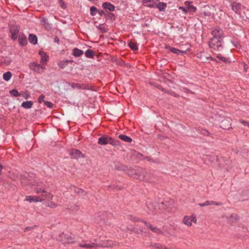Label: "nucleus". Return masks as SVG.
I'll return each mask as SVG.
<instances>
[{"label": "nucleus", "mask_w": 249, "mask_h": 249, "mask_svg": "<svg viewBox=\"0 0 249 249\" xmlns=\"http://www.w3.org/2000/svg\"><path fill=\"white\" fill-rule=\"evenodd\" d=\"M36 193L41 194V197L36 196H29L26 197V200L29 202H42L45 200V199H53V196L49 192H47L45 191L44 185L41 183H37L35 185L34 188Z\"/></svg>", "instance_id": "1"}, {"label": "nucleus", "mask_w": 249, "mask_h": 249, "mask_svg": "<svg viewBox=\"0 0 249 249\" xmlns=\"http://www.w3.org/2000/svg\"><path fill=\"white\" fill-rule=\"evenodd\" d=\"M222 42L223 38L213 37L209 43V47L214 50L221 51L223 49Z\"/></svg>", "instance_id": "2"}, {"label": "nucleus", "mask_w": 249, "mask_h": 249, "mask_svg": "<svg viewBox=\"0 0 249 249\" xmlns=\"http://www.w3.org/2000/svg\"><path fill=\"white\" fill-rule=\"evenodd\" d=\"M219 121H221L220 127L224 129H228L231 127V120L229 118H225L223 114L218 115Z\"/></svg>", "instance_id": "3"}, {"label": "nucleus", "mask_w": 249, "mask_h": 249, "mask_svg": "<svg viewBox=\"0 0 249 249\" xmlns=\"http://www.w3.org/2000/svg\"><path fill=\"white\" fill-rule=\"evenodd\" d=\"M182 222L185 225L191 226L193 222L195 223L196 222V217L194 214L190 216H185L183 218Z\"/></svg>", "instance_id": "4"}, {"label": "nucleus", "mask_w": 249, "mask_h": 249, "mask_svg": "<svg viewBox=\"0 0 249 249\" xmlns=\"http://www.w3.org/2000/svg\"><path fill=\"white\" fill-rule=\"evenodd\" d=\"M29 67L31 70L37 73H41L45 69L44 67L41 66L40 64L35 62L30 63Z\"/></svg>", "instance_id": "5"}, {"label": "nucleus", "mask_w": 249, "mask_h": 249, "mask_svg": "<svg viewBox=\"0 0 249 249\" xmlns=\"http://www.w3.org/2000/svg\"><path fill=\"white\" fill-rule=\"evenodd\" d=\"M223 217H225L226 219L230 223H236L239 220L238 216L235 213L229 214L223 216Z\"/></svg>", "instance_id": "6"}, {"label": "nucleus", "mask_w": 249, "mask_h": 249, "mask_svg": "<svg viewBox=\"0 0 249 249\" xmlns=\"http://www.w3.org/2000/svg\"><path fill=\"white\" fill-rule=\"evenodd\" d=\"M19 31V27L18 26H13L10 28V32L11 34V37L13 40H16Z\"/></svg>", "instance_id": "7"}, {"label": "nucleus", "mask_w": 249, "mask_h": 249, "mask_svg": "<svg viewBox=\"0 0 249 249\" xmlns=\"http://www.w3.org/2000/svg\"><path fill=\"white\" fill-rule=\"evenodd\" d=\"M70 155L72 158L78 159L80 158H83L84 156L81 152L78 150L72 149L70 152Z\"/></svg>", "instance_id": "8"}, {"label": "nucleus", "mask_w": 249, "mask_h": 249, "mask_svg": "<svg viewBox=\"0 0 249 249\" xmlns=\"http://www.w3.org/2000/svg\"><path fill=\"white\" fill-rule=\"evenodd\" d=\"M223 31L219 28H216L212 31V34L213 37L216 38H223Z\"/></svg>", "instance_id": "9"}, {"label": "nucleus", "mask_w": 249, "mask_h": 249, "mask_svg": "<svg viewBox=\"0 0 249 249\" xmlns=\"http://www.w3.org/2000/svg\"><path fill=\"white\" fill-rule=\"evenodd\" d=\"M110 137L103 136L98 139V143L100 145H106L109 142Z\"/></svg>", "instance_id": "10"}, {"label": "nucleus", "mask_w": 249, "mask_h": 249, "mask_svg": "<svg viewBox=\"0 0 249 249\" xmlns=\"http://www.w3.org/2000/svg\"><path fill=\"white\" fill-rule=\"evenodd\" d=\"M159 0H143V3L145 6L154 7L157 4Z\"/></svg>", "instance_id": "11"}, {"label": "nucleus", "mask_w": 249, "mask_h": 249, "mask_svg": "<svg viewBox=\"0 0 249 249\" xmlns=\"http://www.w3.org/2000/svg\"><path fill=\"white\" fill-rule=\"evenodd\" d=\"M79 246L82 248H85L87 249H92L97 246L96 244L95 243H82L79 244Z\"/></svg>", "instance_id": "12"}, {"label": "nucleus", "mask_w": 249, "mask_h": 249, "mask_svg": "<svg viewBox=\"0 0 249 249\" xmlns=\"http://www.w3.org/2000/svg\"><path fill=\"white\" fill-rule=\"evenodd\" d=\"M213 134L209 132L207 130L203 129V137H205V139L203 138L206 142H209L211 138H213Z\"/></svg>", "instance_id": "13"}, {"label": "nucleus", "mask_w": 249, "mask_h": 249, "mask_svg": "<svg viewBox=\"0 0 249 249\" xmlns=\"http://www.w3.org/2000/svg\"><path fill=\"white\" fill-rule=\"evenodd\" d=\"M18 39L19 43L22 46H24L27 43L26 36L21 33L18 35Z\"/></svg>", "instance_id": "14"}, {"label": "nucleus", "mask_w": 249, "mask_h": 249, "mask_svg": "<svg viewBox=\"0 0 249 249\" xmlns=\"http://www.w3.org/2000/svg\"><path fill=\"white\" fill-rule=\"evenodd\" d=\"M170 51L172 52L173 53L177 54H183L186 53L187 50H188L189 49H187L186 50H180L178 49H177L175 48H169Z\"/></svg>", "instance_id": "15"}, {"label": "nucleus", "mask_w": 249, "mask_h": 249, "mask_svg": "<svg viewBox=\"0 0 249 249\" xmlns=\"http://www.w3.org/2000/svg\"><path fill=\"white\" fill-rule=\"evenodd\" d=\"M102 6L104 9H108L110 11H113L115 10V6L109 2L103 3Z\"/></svg>", "instance_id": "16"}, {"label": "nucleus", "mask_w": 249, "mask_h": 249, "mask_svg": "<svg viewBox=\"0 0 249 249\" xmlns=\"http://www.w3.org/2000/svg\"><path fill=\"white\" fill-rule=\"evenodd\" d=\"M39 53L41 56L40 62L42 64L46 63L48 61V56L43 52H40Z\"/></svg>", "instance_id": "17"}, {"label": "nucleus", "mask_w": 249, "mask_h": 249, "mask_svg": "<svg viewBox=\"0 0 249 249\" xmlns=\"http://www.w3.org/2000/svg\"><path fill=\"white\" fill-rule=\"evenodd\" d=\"M70 85L71 87L73 89H86V86H83L80 85L79 83H70Z\"/></svg>", "instance_id": "18"}, {"label": "nucleus", "mask_w": 249, "mask_h": 249, "mask_svg": "<svg viewBox=\"0 0 249 249\" xmlns=\"http://www.w3.org/2000/svg\"><path fill=\"white\" fill-rule=\"evenodd\" d=\"M41 24L43 25L47 29L51 28L50 24L48 21V19L46 18H42L40 20Z\"/></svg>", "instance_id": "19"}, {"label": "nucleus", "mask_w": 249, "mask_h": 249, "mask_svg": "<svg viewBox=\"0 0 249 249\" xmlns=\"http://www.w3.org/2000/svg\"><path fill=\"white\" fill-rule=\"evenodd\" d=\"M28 40L31 43L34 45L36 44L37 42V36L34 34H30L29 35Z\"/></svg>", "instance_id": "20"}, {"label": "nucleus", "mask_w": 249, "mask_h": 249, "mask_svg": "<svg viewBox=\"0 0 249 249\" xmlns=\"http://www.w3.org/2000/svg\"><path fill=\"white\" fill-rule=\"evenodd\" d=\"M84 53V52L78 48H74L72 51V54L75 57H79Z\"/></svg>", "instance_id": "21"}, {"label": "nucleus", "mask_w": 249, "mask_h": 249, "mask_svg": "<svg viewBox=\"0 0 249 249\" xmlns=\"http://www.w3.org/2000/svg\"><path fill=\"white\" fill-rule=\"evenodd\" d=\"M33 105V102L31 101H25L22 103L21 107L26 109H29L32 107Z\"/></svg>", "instance_id": "22"}, {"label": "nucleus", "mask_w": 249, "mask_h": 249, "mask_svg": "<svg viewBox=\"0 0 249 249\" xmlns=\"http://www.w3.org/2000/svg\"><path fill=\"white\" fill-rule=\"evenodd\" d=\"M118 137L122 140L127 142H132V139L125 135H120Z\"/></svg>", "instance_id": "23"}, {"label": "nucleus", "mask_w": 249, "mask_h": 249, "mask_svg": "<svg viewBox=\"0 0 249 249\" xmlns=\"http://www.w3.org/2000/svg\"><path fill=\"white\" fill-rule=\"evenodd\" d=\"M205 160V161H207V160L208 162H212L214 160V155H209L207 154H204L203 155V160Z\"/></svg>", "instance_id": "24"}, {"label": "nucleus", "mask_w": 249, "mask_h": 249, "mask_svg": "<svg viewBox=\"0 0 249 249\" xmlns=\"http://www.w3.org/2000/svg\"><path fill=\"white\" fill-rule=\"evenodd\" d=\"M12 73L10 71L5 72L3 74V78L6 81H8L12 77Z\"/></svg>", "instance_id": "25"}, {"label": "nucleus", "mask_w": 249, "mask_h": 249, "mask_svg": "<svg viewBox=\"0 0 249 249\" xmlns=\"http://www.w3.org/2000/svg\"><path fill=\"white\" fill-rule=\"evenodd\" d=\"M85 54L88 58H92L94 55V52L91 50L88 49L85 53Z\"/></svg>", "instance_id": "26"}, {"label": "nucleus", "mask_w": 249, "mask_h": 249, "mask_svg": "<svg viewBox=\"0 0 249 249\" xmlns=\"http://www.w3.org/2000/svg\"><path fill=\"white\" fill-rule=\"evenodd\" d=\"M109 143L115 147L118 146L120 145V143L119 141H118L117 140H115L110 137Z\"/></svg>", "instance_id": "27"}, {"label": "nucleus", "mask_w": 249, "mask_h": 249, "mask_svg": "<svg viewBox=\"0 0 249 249\" xmlns=\"http://www.w3.org/2000/svg\"><path fill=\"white\" fill-rule=\"evenodd\" d=\"M9 92L11 95L14 97H18L20 95V93H18V91L16 89L11 90Z\"/></svg>", "instance_id": "28"}, {"label": "nucleus", "mask_w": 249, "mask_h": 249, "mask_svg": "<svg viewBox=\"0 0 249 249\" xmlns=\"http://www.w3.org/2000/svg\"><path fill=\"white\" fill-rule=\"evenodd\" d=\"M216 54L217 58H218L220 60H221L222 61H223L224 62H230V61H229V58H226V57L222 56L219 53H216Z\"/></svg>", "instance_id": "29"}, {"label": "nucleus", "mask_w": 249, "mask_h": 249, "mask_svg": "<svg viewBox=\"0 0 249 249\" xmlns=\"http://www.w3.org/2000/svg\"><path fill=\"white\" fill-rule=\"evenodd\" d=\"M166 6V5L165 3L163 2H159L157 6V8L159 9L160 11H162L165 9Z\"/></svg>", "instance_id": "30"}, {"label": "nucleus", "mask_w": 249, "mask_h": 249, "mask_svg": "<svg viewBox=\"0 0 249 249\" xmlns=\"http://www.w3.org/2000/svg\"><path fill=\"white\" fill-rule=\"evenodd\" d=\"M128 46L133 50H137L138 49L137 45L135 42L130 41L128 43Z\"/></svg>", "instance_id": "31"}, {"label": "nucleus", "mask_w": 249, "mask_h": 249, "mask_svg": "<svg viewBox=\"0 0 249 249\" xmlns=\"http://www.w3.org/2000/svg\"><path fill=\"white\" fill-rule=\"evenodd\" d=\"M69 61V60L62 61L58 63V66L60 68H64L66 67L67 63Z\"/></svg>", "instance_id": "32"}, {"label": "nucleus", "mask_w": 249, "mask_h": 249, "mask_svg": "<svg viewBox=\"0 0 249 249\" xmlns=\"http://www.w3.org/2000/svg\"><path fill=\"white\" fill-rule=\"evenodd\" d=\"M231 6L232 10L235 11V12H237L240 8V4L235 2L232 4Z\"/></svg>", "instance_id": "33"}, {"label": "nucleus", "mask_w": 249, "mask_h": 249, "mask_svg": "<svg viewBox=\"0 0 249 249\" xmlns=\"http://www.w3.org/2000/svg\"><path fill=\"white\" fill-rule=\"evenodd\" d=\"M97 11V8L94 6H91L90 8V14L92 16H94L96 14Z\"/></svg>", "instance_id": "34"}, {"label": "nucleus", "mask_w": 249, "mask_h": 249, "mask_svg": "<svg viewBox=\"0 0 249 249\" xmlns=\"http://www.w3.org/2000/svg\"><path fill=\"white\" fill-rule=\"evenodd\" d=\"M44 104L50 108H52L53 107V104L50 102L44 101Z\"/></svg>", "instance_id": "35"}, {"label": "nucleus", "mask_w": 249, "mask_h": 249, "mask_svg": "<svg viewBox=\"0 0 249 249\" xmlns=\"http://www.w3.org/2000/svg\"><path fill=\"white\" fill-rule=\"evenodd\" d=\"M47 206L50 208H54L56 207L57 205L53 202H50L49 203H48Z\"/></svg>", "instance_id": "36"}, {"label": "nucleus", "mask_w": 249, "mask_h": 249, "mask_svg": "<svg viewBox=\"0 0 249 249\" xmlns=\"http://www.w3.org/2000/svg\"><path fill=\"white\" fill-rule=\"evenodd\" d=\"M154 248L155 249H167L166 248L163 247L162 246L157 244H155L154 245Z\"/></svg>", "instance_id": "37"}, {"label": "nucleus", "mask_w": 249, "mask_h": 249, "mask_svg": "<svg viewBox=\"0 0 249 249\" xmlns=\"http://www.w3.org/2000/svg\"><path fill=\"white\" fill-rule=\"evenodd\" d=\"M145 226L148 227V228H149L152 231V229H154V227H153L151 224L144 221V222Z\"/></svg>", "instance_id": "38"}, {"label": "nucleus", "mask_w": 249, "mask_h": 249, "mask_svg": "<svg viewBox=\"0 0 249 249\" xmlns=\"http://www.w3.org/2000/svg\"><path fill=\"white\" fill-rule=\"evenodd\" d=\"M59 2L62 8L64 9L66 7V4L63 0H59Z\"/></svg>", "instance_id": "39"}, {"label": "nucleus", "mask_w": 249, "mask_h": 249, "mask_svg": "<svg viewBox=\"0 0 249 249\" xmlns=\"http://www.w3.org/2000/svg\"><path fill=\"white\" fill-rule=\"evenodd\" d=\"M152 231L154 232L158 233V234H160V233H161V232H162L161 231L160 229H159L157 228L156 227L154 228V229H152Z\"/></svg>", "instance_id": "40"}, {"label": "nucleus", "mask_w": 249, "mask_h": 249, "mask_svg": "<svg viewBox=\"0 0 249 249\" xmlns=\"http://www.w3.org/2000/svg\"><path fill=\"white\" fill-rule=\"evenodd\" d=\"M44 95H40L39 98H38V101L39 103H41L42 102H44V101H45L44 100Z\"/></svg>", "instance_id": "41"}, {"label": "nucleus", "mask_w": 249, "mask_h": 249, "mask_svg": "<svg viewBox=\"0 0 249 249\" xmlns=\"http://www.w3.org/2000/svg\"><path fill=\"white\" fill-rule=\"evenodd\" d=\"M240 122L241 124H243L244 125H247L249 127V122L244 121V120H240Z\"/></svg>", "instance_id": "42"}, {"label": "nucleus", "mask_w": 249, "mask_h": 249, "mask_svg": "<svg viewBox=\"0 0 249 249\" xmlns=\"http://www.w3.org/2000/svg\"><path fill=\"white\" fill-rule=\"evenodd\" d=\"M211 203H213V202H209L208 201H206L204 203H203V206H207L211 205Z\"/></svg>", "instance_id": "43"}, {"label": "nucleus", "mask_w": 249, "mask_h": 249, "mask_svg": "<svg viewBox=\"0 0 249 249\" xmlns=\"http://www.w3.org/2000/svg\"><path fill=\"white\" fill-rule=\"evenodd\" d=\"M23 97L24 98H25V99H28L29 97V95L28 93H24V94L23 95Z\"/></svg>", "instance_id": "44"}, {"label": "nucleus", "mask_w": 249, "mask_h": 249, "mask_svg": "<svg viewBox=\"0 0 249 249\" xmlns=\"http://www.w3.org/2000/svg\"><path fill=\"white\" fill-rule=\"evenodd\" d=\"M211 12L210 11H204L203 12V14H204L206 16H210L211 15Z\"/></svg>", "instance_id": "45"}, {"label": "nucleus", "mask_w": 249, "mask_h": 249, "mask_svg": "<svg viewBox=\"0 0 249 249\" xmlns=\"http://www.w3.org/2000/svg\"><path fill=\"white\" fill-rule=\"evenodd\" d=\"M59 39L58 38V37H57V36L55 37L54 38V41L56 43H58L59 42Z\"/></svg>", "instance_id": "46"}, {"label": "nucleus", "mask_w": 249, "mask_h": 249, "mask_svg": "<svg viewBox=\"0 0 249 249\" xmlns=\"http://www.w3.org/2000/svg\"><path fill=\"white\" fill-rule=\"evenodd\" d=\"M32 229H33V228H32V227H26V228L25 229V231H30V230H31Z\"/></svg>", "instance_id": "47"}, {"label": "nucleus", "mask_w": 249, "mask_h": 249, "mask_svg": "<svg viewBox=\"0 0 249 249\" xmlns=\"http://www.w3.org/2000/svg\"><path fill=\"white\" fill-rule=\"evenodd\" d=\"M179 9H181L182 10V11L184 12V13H186L187 12V11L185 9V8L183 7H179Z\"/></svg>", "instance_id": "48"}, {"label": "nucleus", "mask_w": 249, "mask_h": 249, "mask_svg": "<svg viewBox=\"0 0 249 249\" xmlns=\"http://www.w3.org/2000/svg\"><path fill=\"white\" fill-rule=\"evenodd\" d=\"M140 179H142L145 181H148V179L147 178H145L144 177H142V178H141Z\"/></svg>", "instance_id": "49"}, {"label": "nucleus", "mask_w": 249, "mask_h": 249, "mask_svg": "<svg viewBox=\"0 0 249 249\" xmlns=\"http://www.w3.org/2000/svg\"><path fill=\"white\" fill-rule=\"evenodd\" d=\"M207 59L210 58V59H211V60H214V61H215V60H216L215 59H214L212 57H207Z\"/></svg>", "instance_id": "50"}, {"label": "nucleus", "mask_w": 249, "mask_h": 249, "mask_svg": "<svg viewBox=\"0 0 249 249\" xmlns=\"http://www.w3.org/2000/svg\"><path fill=\"white\" fill-rule=\"evenodd\" d=\"M185 5H190V2H189V1H186V2H185Z\"/></svg>", "instance_id": "51"}, {"label": "nucleus", "mask_w": 249, "mask_h": 249, "mask_svg": "<svg viewBox=\"0 0 249 249\" xmlns=\"http://www.w3.org/2000/svg\"><path fill=\"white\" fill-rule=\"evenodd\" d=\"M100 29L101 30H103V31L104 32H106V31L105 30H104L103 28H100Z\"/></svg>", "instance_id": "52"}, {"label": "nucleus", "mask_w": 249, "mask_h": 249, "mask_svg": "<svg viewBox=\"0 0 249 249\" xmlns=\"http://www.w3.org/2000/svg\"><path fill=\"white\" fill-rule=\"evenodd\" d=\"M103 13V11H102V12H99V14H100V15H101L102 14V13Z\"/></svg>", "instance_id": "53"}, {"label": "nucleus", "mask_w": 249, "mask_h": 249, "mask_svg": "<svg viewBox=\"0 0 249 249\" xmlns=\"http://www.w3.org/2000/svg\"><path fill=\"white\" fill-rule=\"evenodd\" d=\"M204 8H205L208 9V8H209V6H204Z\"/></svg>", "instance_id": "54"}, {"label": "nucleus", "mask_w": 249, "mask_h": 249, "mask_svg": "<svg viewBox=\"0 0 249 249\" xmlns=\"http://www.w3.org/2000/svg\"><path fill=\"white\" fill-rule=\"evenodd\" d=\"M191 7H192V8H193V9H194L195 10L196 9V8H195V7H193L192 5L191 6Z\"/></svg>", "instance_id": "55"}]
</instances>
